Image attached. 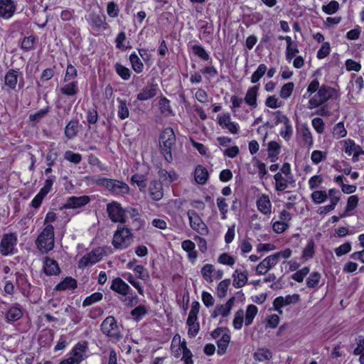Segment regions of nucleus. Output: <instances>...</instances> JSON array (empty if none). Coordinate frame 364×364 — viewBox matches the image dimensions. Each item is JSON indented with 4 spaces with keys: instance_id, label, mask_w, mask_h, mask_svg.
Masks as SVG:
<instances>
[{
    "instance_id": "obj_23",
    "label": "nucleus",
    "mask_w": 364,
    "mask_h": 364,
    "mask_svg": "<svg viewBox=\"0 0 364 364\" xmlns=\"http://www.w3.org/2000/svg\"><path fill=\"white\" fill-rule=\"evenodd\" d=\"M149 192L151 198L154 200H160L164 196V190L161 182L158 181H151L149 186Z\"/></svg>"
},
{
    "instance_id": "obj_41",
    "label": "nucleus",
    "mask_w": 364,
    "mask_h": 364,
    "mask_svg": "<svg viewBox=\"0 0 364 364\" xmlns=\"http://www.w3.org/2000/svg\"><path fill=\"white\" fill-rule=\"evenodd\" d=\"M280 145L274 141H272L268 144V157L271 161H275L277 159V156L279 154Z\"/></svg>"
},
{
    "instance_id": "obj_22",
    "label": "nucleus",
    "mask_w": 364,
    "mask_h": 364,
    "mask_svg": "<svg viewBox=\"0 0 364 364\" xmlns=\"http://www.w3.org/2000/svg\"><path fill=\"white\" fill-rule=\"evenodd\" d=\"M43 272L48 276H53L59 274L60 269L55 259L46 257L43 261Z\"/></svg>"
},
{
    "instance_id": "obj_50",
    "label": "nucleus",
    "mask_w": 364,
    "mask_h": 364,
    "mask_svg": "<svg viewBox=\"0 0 364 364\" xmlns=\"http://www.w3.org/2000/svg\"><path fill=\"white\" fill-rule=\"evenodd\" d=\"M114 68L116 73L122 77V79L124 80H128L130 78L131 70L129 68L119 63H117L114 65Z\"/></svg>"
},
{
    "instance_id": "obj_38",
    "label": "nucleus",
    "mask_w": 364,
    "mask_h": 364,
    "mask_svg": "<svg viewBox=\"0 0 364 364\" xmlns=\"http://www.w3.org/2000/svg\"><path fill=\"white\" fill-rule=\"evenodd\" d=\"M118 105L117 115L120 119H125L129 116V110L128 108V104L126 100L121 98L117 99Z\"/></svg>"
},
{
    "instance_id": "obj_33",
    "label": "nucleus",
    "mask_w": 364,
    "mask_h": 364,
    "mask_svg": "<svg viewBox=\"0 0 364 364\" xmlns=\"http://www.w3.org/2000/svg\"><path fill=\"white\" fill-rule=\"evenodd\" d=\"M186 324L188 326V335L190 338H194L200 330V324L198 317L188 316Z\"/></svg>"
},
{
    "instance_id": "obj_53",
    "label": "nucleus",
    "mask_w": 364,
    "mask_h": 364,
    "mask_svg": "<svg viewBox=\"0 0 364 364\" xmlns=\"http://www.w3.org/2000/svg\"><path fill=\"white\" fill-rule=\"evenodd\" d=\"M267 70V68L264 64L259 65L256 71L253 73L251 77V82L257 83L265 74Z\"/></svg>"
},
{
    "instance_id": "obj_54",
    "label": "nucleus",
    "mask_w": 364,
    "mask_h": 364,
    "mask_svg": "<svg viewBox=\"0 0 364 364\" xmlns=\"http://www.w3.org/2000/svg\"><path fill=\"white\" fill-rule=\"evenodd\" d=\"M103 294L100 292H95L92 294L91 295L87 296L83 302H82V306H90L97 301H100L102 299Z\"/></svg>"
},
{
    "instance_id": "obj_19",
    "label": "nucleus",
    "mask_w": 364,
    "mask_h": 364,
    "mask_svg": "<svg viewBox=\"0 0 364 364\" xmlns=\"http://www.w3.org/2000/svg\"><path fill=\"white\" fill-rule=\"evenodd\" d=\"M277 264V257L271 255L260 262L256 267V272L259 275L265 274Z\"/></svg>"
},
{
    "instance_id": "obj_3",
    "label": "nucleus",
    "mask_w": 364,
    "mask_h": 364,
    "mask_svg": "<svg viewBox=\"0 0 364 364\" xmlns=\"http://www.w3.org/2000/svg\"><path fill=\"white\" fill-rule=\"evenodd\" d=\"M132 230L126 226L118 225L113 235L112 244L116 250H124L133 242Z\"/></svg>"
},
{
    "instance_id": "obj_7",
    "label": "nucleus",
    "mask_w": 364,
    "mask_h": 364,
    "mask_svg": "<svg viewBox=\"0 0 364 364\" xmlns=\"http://www.w3.org/2000/svg\"><path fill=\"white\" fill-rule=\"evenodd\" d=\"M107 212L112 222L120 223L126 222L127 210L124 209L119 203L112 201L108 203L107 205Z\"/></svg>"
},
{
    "instance_id": "obj_45",
    "label": "nucleus",
    "mask_w": 364,
    "mask_h": 364,
    "mask_svg": "<svg viewBox=\"0 0 364 364\" xmlns=\"http://www.w3.org/2000/svg\"><path fill=\"white\" fill-rule=\"evenodd\" d=\"M332 134L336 139L343 138L347 135V130L346 129L343 122H340L333 126Z\"/></svg>"
},
{
    "instance_id": "obj_10",
    "label": "nucleus",
    "mask_w": 364,
    "mask_h": 364,
    "mask_svg": "<svg viewBox=\"0 0 364 364\" xmlns=\"http://www.w3.org/2000/svg\"><path fill=\"white\" fill-rule=\"evenodd\" d=\"M87 20L91 28L97 32L104 31L109 27L104 14L92 13L89 14Z\"/></svg>"
},
{
    "instance_id": "obj_11",
    "label": "nucleus",
    "mask_w": 364,
    "mask_h": 364,
    "mask_svg": "<svg viewBox=\"0 0 364 364\" xmlns=\"http://www.w3.org/2000/svg\"><path fill=\"white\" fill-rule=\"evenodd\" d=\"M103 252L100 248H95L84 255L78 262V267L82 269L96 264L102 259Z\"/></svg>"
},
{
    "instance_id": "obj_42",
    "label": "nucleus",
    "mask_w": 364,
    "mask_h": 364,
    "mask_svg": "<svg viewBox=\"0 0 364 364\" xmlns=\"http://www.w3.org/2000/svg\"><path fill=\"white\" fill-rule=\"evenodd\" d=\"M230 341V335L228 333H224L221 338L218 341V355H223L225 353L228 346Z\"/></svg>"
},
{
    "instance_id": "obj_24",
    "label": "nucleus",
    "mask_w": 364,
    "mask_h": 364,
    "mask_svg": "<svg viewBox=\"0 0 364 364\" xmlns=\"http://www.w3.org/2000/svg\"><path fill=\"white\" fill-rule=\"evenodd\" d=\"M20 72L18 69H9L4 77V84L11 90H14L18 82V77Z\"/></svg>"
},
{
    "instance_id": "obj_58",
    "label": "nucleus",
    "mask_w": 364,
    "mask_h": 364,
    "mask_svg": "<svg viewBox=\"0 0 364 364\" xmlns=\"http://www.w3.org/2000/svg\"><path fill=\"white\" fill-rule=\"evenodd\" d=\"M321 277V274L318 272H314L311 273L306 279V286L309 288H314L317 287L320 282Z\"/></svg>"
},
{
    "instance_id": "obj_60",
    "label": "nucleus",
    "mask_w": 364,
    "mask_h": 364,
    "mask_svg": "<svg viewBox=\"0 0 364 364\" xmlns=\"http://www.w3.org/2000/svg\"><path fill=\"white\" fill-rule=\"evenodd\" d=\"M147 314V309L144 306L140 305L131 311V315L136 321H139Z\"/></svg>"
},
{
    "instance_id": "obj_8",
    "label": "nucleus",
    "mask_w": 364,
    "mask_h": 364,
    "mask_svg": "<svg viewBox=\"0 0 364 364\" xmlns=\"http://www.w3.org/2000/svg\"><path fill=\"white\" fill-rule=\"evenodd\" d=\"M17 236L16 233H6L2 236L0 242V252L4 256L14 255L16 250V245L17 244Z\"/></svg>"
},
{
    "instance_id": "obj_36",
    "label": "nucleus",
    "mask_w": 364,
    "mask_h": 364,
    "mask_svg": "<svg viewBox=\"0 0 364 364\" xmlns=\"http://www.w3.org/2000/svg\"><path fill=\"white\" fill-rule=\"evenodd\" d=\"M170 100L166 97H161L159 101V108L160 112L164 116L173 115V112L171 107Z\"/></svg>"
},
{
    "instance_id": "obj_52",
    "label": "nucleus",
    "mask_w": 364,
    "mask_h": 364,
    "mask_svg": "<svg viewBox=\"0 0 364 364\" xmlns=\"http://www.w3.org/2000/svg\"><path fill=\"white\" fill-rule=\"evenodd\" d=\"M193 54L202 60H208L210 59L209 54L206 52L205 48L200 45H193L191 48Z\"/></svg>"
},
{
    "instance_id": "obj_12",
    "label": "nucleus",
    "mask_w": 364,
    "mask_h": 364,
    "mask_svg": "<svg viewBox=\"0 0 364 364\" xmlns=\"http://www.w3.org/2000/svg\"><path fill=\"white\" fill-rule=\"evenodd\" d=\"M300 300V296L298 294H294L293 295H287L285 297L278 296L273 301L274 309L278 313L282 314V311L281 309L285 306L296 304Z\"/></svg>"
},
{
    "instance_id": "obj_37",
    "label": "nucleus",
    "mask_w": 364,
    "mask_h": 364,
    "mask_svg": "<svg viewBox=\"0 0 364 364\" xmlns=\"http://www.w3.org/2000/svg\"><path fill=\"white\" fill-rule=\"evenodd\" d=\"M300 134L304 144L307 145L309 147H311L314 144V139L312 134L307 124H304L301 125Z\"/></svg>"
},
{
    "instance_id": "obj_39",
    "label": "nucleus",
    "mask_w": 364,
    "mask_h": 364,
    "mask_svg": "<svg viewBox=\"0 0 364 364\" xmlns=\"http://www.w3.org/2000/svg\"><path fill=\"white\" fill-rule=\"evenodd\" d=\"M234 301L235 297L232 296L225 304L217 305L215 306L217 312L223 317L228 316L230 313Z\"/></svg>"
},
{
    "instance_id": "obj_61",
    "label": "nucleus",
    "mask_w": 364,
    "mask_h": 364,
    "mask_svg": "<svg viewBox=\"0 0 364 364\" xmlns=\"http://www.w3.org/2000/svg\"><path fill=\"white\" fill-rule=\"evenodd\" d=\"M294 84L291 82L284 84L280 90L279 95L282 99L289 98L294 90Z\"/></svg>"
},
{
    "instance_id": "obj_57",
    "label": "nucleus",
    "mask_w": 364,
    "mask_h": 364,
    "mask_svg": "<svg viewBox=\"0 0 364 364\" xmlns=\"http://www.w3.org/2000/svg\"><path fill=\"white\" fill-rule=\"evenodd\" d=\"M314 255V241L310 239L303 250L302 257L305 259H311Z\"/></svg>"
},
{
    "instance_id": "obj_27",
    "label": "nucleus",
    "mask_w": 364,
    "mask_h": 364,
    "mask_svg": "<svg viewBox=\"0 0 364 364\" xmlns=\"http://www.w3.org/2000/svg\"><path fill=\"white\" fill-rule=\"evenodd\" d=\"M248 273L247 271H241L235 269L232 274L233 282L232 284L235 288H241L244 287L247 282Z\"/></svg>"
},
{
    "instance_id": "obj_44",
    "label": "nucleus",
    "mask_w": 364,
    "mask_h": 364,
    "mask_svg": "<svg viewBox=\"0 0 364 364\" xmlns=\"http://www.w3.org/2000/svg\"><path fill=\"white\" fill-rule=\"evenodd\" d=\"M257 312L258 309L256 306L253 304H250L247 306L245 319V324L246 326H250V324H252L253 319L257 315Z\"/></svg>"
},
{
    "instance_id": "obj_5",
    "label": "nucleus",
    "mask_w": 364,
    "mask_h": 364,
    "mask_svg": "<svg viewBox=\"0 0 364 364\" xmlns=\"http://www.w3.org/2000/svg\"><path fill=\"white\" fill-rule=\"evenodd\" d=\"M100 330L113 343L122 338V333L117 320L112 316H107L101 323Z\"/></svg>"
},
{
    "instance_id": "obj_47",
    "label": "nucleus",
    "mask_w": 364,
    "mask_h": 364,
    "mask_svg": "<svg viewBox=\"0 0 364 364\" xmlns=\"http://www.w3.org/2000/svg\"><path fill=\"white\" fill-rule=\"evenodd\" d=\"M59 156V153L54 147V144L50 146L48 152L46 155V160L48 166H53Z\"/></svg>"
},
{
    "instance_id": "obj_18",
    "label": "nucleus",
    "mask_w": 364,
    "mask_h": 364,
    "mask_svg": "<svg viewBox=\"0 0 364 364\" xmlns=\"http://www.w3.org/2000/svg\"><path fill=\"white\" fill-rule=\"evenodd\" d=\"M110 289L123 296L129 295L132 288L120 277L114 278L110 286Z\"/></svg>"
},
{
    "instance_id": "obj_17",
    "label": "nucleus",
    "mask_w": 364,
    "mask_h": 364,
    "mask_svg": "<svg viewBox=\"0 0 364 364\" xmlns=\"http://www.w3.org/2000/svg\"><path fill=\"white\" fill-rule=\"evenodd\" d=\"M16 6L12 0H0V17L9 19L13 16Z\"/></svg>"
},
{
    "instance_id": "obj_15",
    "label": "nucleus",
    "mask_w": 364,
    "mask_h": 364,
    "mask_svg": "<svg viewBox=\"0 0 364 364\" xmlns=\"http://www.w3.org/2000/svg\"><path fill=\"white\" fill-rule=\"evenodd\" d=\"M159 90L158 84L148 82L141 90L137 94L136 98L139 101H146L155 97Z\"/></svg>"
},
{
    "instance_id": "obj_9",
    "label": "nucleus",
    "mask_w": 364,
    "mask_h": 364,
    "mask_svg": "<svg viewBox=\"0 0 364 364\" xmlns=\"http://www.w3.org/2000/svg\"><path fill=\"white\" fill-rule=\"evenodd\" d=\"M191 228L202 235H207L209 230L198 214L193 210L187 212Z\"/></svg>"
},
{
    "instance_id": "obj_62",
    "label": "nucleus",
    "mask_w": 364,
    "mask_h": 364,
    "mask_svg": "<svg viewBox=\"0 0 364 364\" xmlns=\"http://www.w3.org/2000/svg\"><path fill=\"white\" fill-rule=\"evenodd\" d=\"M327 157V154L324 151L319 150H314L311 153V159L314 164H318L320 162L325 161Z\"/></svg>"
},
{
    "instance_id": "obj_1",
    "label": "nucleus",
    "mask_w": 364,
    "mask_h": 364,
    "mask_svg": "<svg viewBox=\"0 0 364 364\" xmlns=\"http://www.w3.org/2000/svg\"><path fill=\"white\" fill-rule=\"evenodd\" d=\"M159 146L166 162L173 161L172 150L176 145V136L171 127L164 129L159 136Z\"/></svg>"
},
{
    "instance_id": "obj_14",
    "label": "nucleus",
    "mask_w": 364,
    "mask_h": 364,
    "mask_svg": "<svg viewBox=\"0 0 364 364\" xmlns=\"http://www.w3.org/2000/svg\"><path fill=\"white\" fill-rule=\"evenodd\" d=\"M16 284L23 296H30L32 286L26 274L21 272L16 273Z\"/></svg>"
},
{
    "instance_id": "obj_43",
    "label": "nucleus",
    "mask_w": 364,
    "mask_h": 364,
    "mask_svg": "<svg viewBox=\"0 0 364 364\" xmlns=\"http://www.w3.org/2000/svg\"><path fill=\"white\" fill-rule=\"evenodd\" d=\"M129 61L134 72L138 74L143 72L144 64L136 53L134 52L129 55Z\"/></svg>"
},
{
    "instance_id": "obj_64",
    "label": "nucleus",
    "mask_w": 364,
    "mask_h": 364,
    "mask_svg": "<svg viewBox=\"0 0 364 364\" xmlns=\"http://www.w3.org/2000/svg\"><path fill=\"white\" fill-rule=\"evenodd\" d=\"M339 9V4L336 1H331L327 5L322 6V11L327 14H333Z\"/></svg>"
},
{
    "instance_id": "obj_40",
    "label": "nucleus",
    "mask_w": 364,
    "mask_h": 364,
    "mask_svg": "<svg viewBox=\"0 0 364 364\" xmlns=\"http://www.w3.org/2000/svg\"><path fill=\"white\" fill-rule=\"evenodd\" d=\"M342 142L344 144V151L348 155L350 156L353 152L360 154V151L361 152L362 150L361 146L356 145L353 139H348Z\"/></svg>"
},
{
    "instance_id": "obj_16",
    "label": "nucleus",
    "mask_w": 364,
    "mask_h": 364,
    "mask_svg": "<svg viewBox=\"0 0 364 364\" xmlns=\"http://www.w3.org/2000/svg\"><path fill=\"white\" fill-rule=\"evenodd\" d=\"M90 201V198L87 196H71L67 198L63 208L65 209H76L86 205Z\"/></svg>"
},
{
    "instance_id": "obj_32",
    "label": "nucleus",
    "mask_w": 364,
    "mask_h": 364,
    "mask_svg": "<svg viewBox=\"0 0 364 364\" xmlns=\"http://www.w3.org/2000/svg\"><path fill=\"white\" fill-rule=\"evenodd\" d=\"M159 177L160 181L166 183H171L178 179V175L174 170L168 171L166 169L161 168L159 171Z\"/></svg>"
},
{
    "instance_id": "obj_63",
    "label": "nucleus",
    "mask_w": 364,
    "mask_h": 364,
    "mask_svg": "<svg viewBox=\"0 0 364 364\" xmlns=\"http://www.w3.org/2000/svg\"><path fill=\"white\" fill-rule=\"evenodd\" d=\"M309 267H304L302 269L294 273L291 275V278L297 282H302L304 281V277L309 273Z\"/></svg>"
},
{
    "instance_id": "obj_20",
    "label": "nucleus",
    "mask_w": 364,
    "mask_h": 364,
    "mask_svg": "<svg viewBox=\"0 0 364 364\" xmlns=\"http://www.w3.org/2000/svg\"><path fill=\"white\" fill-rule=\"evenodd\" d=\"M274 179L275 180V190L279 192L287 189L289 185L295 183L294 177H284L282 173H275L274 175Z\"/></svg>"
},
{
    "instance_id": "obj_30",
    "label": "nucleus",
    "mask_w": 364,
    "mask_h": 364,
    "mask_svg": "<svg viewBox=\"0 0 364 364\" xmlns=\"http://www.w3.org/2000/svg\"><path fill=\"white\" fill-rule=\"evenodd\" d=\"M195 180L197 183L203 185L205 184L209 177L208 170L201 165H198L194 172Z\"/></svg>"
},
{
    "instance_id": "obj_55",
    "label": "nucleus",
    "mask_w": 364,
    "mask_h": 364,
    "mask_svg": "<svg viewBox=\"0 0 364 364\" xmlns=\"http://www.w3.org/2000/svg\"><path fill=\"white\" fill-rule=\"evenodd\" d=\"M132 183H136L141 191H144L146 187V179L144 176L139 174L132 175L131 178Z\"/></svg>"
},
{
    "instance_id": "obj_25",
    "label": "nucleus",
    "mask_w": 364,
    "mask_h": 364,
    "mask_svg": "<svg viewBox=\"0 0 364 364\" xmlns=\"http://www.w3.org/2000/svg\"><path fill=\"white\" fill-rule=\"evenodd\" d=\"M258 90L259 85H255L250 87L244 98L245 103L252 108H256L257 107Z\"/></svg>"
},
{
    "instance_id": "obj_13",
    "label": "nucleus",
    "mask_w": 364,
    "mask_h": 364,
    "mask_svg": "<svg viewBox=\"0 0 364 364\" xmlns=\"http://www.w3.org/2000/svg\"><path fill=\"white\" fill-rule=\"evenodd\" d=\"M87 349L88 343L87 341H83L78 342L70 351V358L80 364L87 358L86 352Z\"/></svg>"
},
{
    "instance_id": "obj_48",
    "label": "nucleus",
    "mask_w": 364,
    "mask_h": 364,
    "mask_svg": "<svg viewBox=\"0 0 364 364\" xmlns=\"http://www.w3.org/2000/svg\"><path fill=\"white\" fill-rule=\"evenodd\" d=\"M214 31V26L213 22H203L200 28V32L201 33V38H205L207 37H211L213 34Z\"/></svg>"
},
{
    "instance_id": "obj_26",
    "label": "nucleus",
    "mask_w": 364,
    "mask_h": 364,
    "mask_svg": "<svg viewBox=\"0 0 364 364\" xmlns=\"http://www.w3.org/2000/svg\"><path fill=\"white\" fill-rule=\"evenodd\" d=\"M257 209L264 215H269L272 210V203L268 196L262 194L257 200Z\"/></svg>"
},
{
    "instance_id": "obj_2",
    "label": "nucleus",
    "mask_w": 364,
    "mask_h": 364,
    "mask_svg": "<svg viewBox=\"0 0 364 364\" xmlns=\"http://www.w3.org/2000/svg\"><path fill=\"white\" fill-rule=\"evenodd\" d=\"M95 184L105 188L114 195L124 196L129 192V186L125 182L117 179L98 177L95 180Z\"/></svg>"
},
{
    "instance_id": "obj_35",
    "label": "nucleus",
    "mask_w": 364,
    "mask_h": 364,
    "mask_svg": "<svg viewBox=\"0 0 364 364\" xmlns=\"http://www.w3.org/2000/svg\"><path fill=\"white\" fill-rule=\"evenodd\" d=\"M76 287L77 281L72 277H68L55 286V290L65 291L68 289H74Z\"/></svg>"
},
{
    "instance_id": "obj_29",
    "label": "nucleus",
    "mask_w": 364,
    "mask_h": 364,
    "mask_svg": "<svg viewBox=\"0 0 364 364\" xmlns=\"http://www.w3.org/2000/svg\"><path fill=\"white\" fill-rule=\"evenodd\" d=\"M356 347L354 348L353 354L355 355H360V364H364V336L362 335L358 336L355 338V344Z\"/></svg>"
},
{
    "instance_id": "obj_6",
    "label": "nucleus",
    "mask_w": 364,
    "mask_h": 364,
    "mask_svg": "<svg viewBox=\"0 0 364 364\" xmlns=\"http://www.w3.org/2000/svg\"><path fill=\"white\" fill-rule=\"evenodd\" d=\"M36 244L42 253H48L54 247V228L47 225L38 236Z\"/></svg>"
},
{
    "instance_id": "obj_31",
    "label": "nucleus",
    "mask_w": 364,
    "mask_h": 364,
    "mask_svg": "<svg viewBox=\"0 0 364 364\" xmlns=\"http://www.w3.org/2000/svg\"><path fill=\"white\" fill-rule=\"evenodd\" d=\"M79 121L76 119L70 120L65 127V135L69 139H73L76 136L79 129Z\"/></svg>"
},
{
    "instance_id": "obj_46",
    "label": "nucleus",
    "mask_w": 364,
    "mask_h": 364,
    "mask_svg": "<svg viewBox=\"0 0 364 364\" xmlns=\"http://www.w3.org/2000/svg\"><path fill=\"white\" fill-rule=\"evenodd\" d=\"M253 356L256 360L262 362V361L270 360L272 357V353L268 349L261 348V349H258L254 353Z\"/></svg>"
},
{
    "instance_id": "obj_28",
    "label": "nucleus",
    "mask_w": 364,
    "mask_h": 364,
    "mask_svg": "<svg viewBox=\"0 0 364 364\" xmlns=\"http://www.w3.org/2000/svg\"><path fill=\"white\" fill-rule=\"evenodd\" d=\"M182 249L188 254V257L191 262H195L198 257V253L196 251V245L191 240H186L181 243Z\"/></svg>"
},
{
    "instance_id": "obj_56",
    "label": "nucleus",
    "mask_w": 364,
    "mask_h": 364,
    "mask_svg": "<svg viewBox=\"0 0 364 364\" xmlns=\"http://www.w3.org/2000/svg\"><path fill=\"white\" fill-rule=\"evenodd\" d=\"M230 284V279H224L219 283L217 288V294L219 298H223L226 296Z\"/></svg>"
},
{
    "instance_id": "obj_49",
    "label": "nucleus",
    "mask_w": 364,
    "mask_h": 364,
    "mask_svg": "<svg viewBox=\"0 0 364 364\" xmlns=\"http://www.w3.org/2000/svg\"><path fill=\"white\" fill-rule=\"evenodd\" d=\"M215 271L214 266L210 264H205L201 269V274L203 278L208 282H213L212 273Z\"/></svg>"
},
{
    "instance_id": "obj_51",
    "label": "nucleus",
    "mask_w": 364,
    "mask_h": 364,
    "mask_svg": "<svg viewBox=\"0 0 364 364\" xmlns=\"http://www.w3.org/2000/svg\"><path fill=\"white\" fill-rule=\"evenodd\" d=\"M311 198L315 204H321L326 200L328 195L325 191H314L311 194Z\"/></svg>"
},
{
    "instance_id": "obj_59",
    "label": "nucleus",
    "mask_w": 364,
    "mask_h": 364,
    "mask_svg": "<svg viewBox=\"0 0 364 364\" xmlns=\"http://www.w3.org/2000/svg\"><path fill=\"white\" fill-rule=\"evenodd\" d=\"M64 159L77 165L81 162L82 155L78 153H74L72 151H66L64 154Z\"/></svg>"
},
{
    "instance_id": "obj_34",
    "label": "nucleus",
    "mask_w": 364,
    "mask_h": 364,
    "mask_svg": "<svg viewBox=\"0 0 364 364\" xmlns=\"http://www.w3.org/2000/svg\"><path fill=\"white\" fill-rule=\"evenodd\" d=\"M60 91L63 95L68 97L76 95L78 92L77 82L71 81L64 85L60 87Z\"/></svg>"
},
{
    "instance_id": "obj_4",
    "label": "nucleus",
    "mask_w": 364,
    "mask_h": 364,
    "mask_svg": "<svg viewBox=\"0 0 364 364\" xmlns=\"http://www.w3.org/2000/svg\"><path fill=\"white\" fill-rule=\"evenodd\" d=\"M338 97L339 94L337 90L333 87L323 85L320 87L318 92L309 99V107H318L330 99H337Z\"/></svg>"
},
{
    "instance_id": "obj_21",
    "label": "nucleus",
    "mask_w": 364,
    "mask_h": 364,
    "mask_svg": "<svg viewBox=\"0 0 364 364\" xmlns=\"http://www.w3.org/2000/svg\"><path fill=\"white\" fill-rule=\"evenodd\" d=\"M23 316V311L18 303H15L5 314V320L8 323L14 322L21 319Z\"/></svg>"
}]
</instances>
